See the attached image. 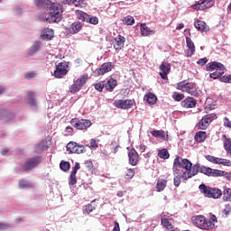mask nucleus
I'll list each match as a JSON object with an SVG mask.
<instances>
[{
  "label": "nucleus",
  "mask_w": 231,
  "mask_h": 231,
  "mask_svg": "<svg viewBox=\"0 0 231 231\" xmlns=\"http://www.w3.org/2000/svg\"><path fill=\"white\" fill-rule=\"evenodd\" d=\"M33 4L40 10L49 9L46 14V23H57L59 19V4L51 3L50 0H33Z\"/></svg>",
  "instance_id": "obj_1"
},
{
  "label": "nucleus",
  "mask_w": 231,
  "mask_h": 231,
  "mask_svg": "<svg viewBox=\"0 0 231 231\" xmlns=\"http://www.w3.org/2000/svg\"><path fill=\"white\" fill-rule=\"evenodd\" d=\"M193 225H196L198 228L205 231H212L216 228V223H217V217L216 215H210L209 218H207L203 215H198L191 217Z\"/></svg>",
  "instance_id": "obj_2"
},
{
  "label": "nucleus",
  "mask_w": 231,
  "mask_h": 231,
  "mask_svg": "<svg viewBox=\"0 0 231 231\" xmlns=\"http://www.w3.org/2000/svg\"><path fill=\"white\" fill-rule=\"evenodd\" d=\"M180 163L185 173L184 178L188 180L194 178V176H198L201 171V165L199 163H196L192 166V162L189 159L180 158Z\"/></svg>",
  "instance_id": "obj_3"
},
{
  "label": "nucleus",
  "mask_w": 231,
  "mask_h": 231,
  "mask_svg": "<svg viewBox=\"0 0 231 231\" xmlns=\"http://www.w3.org/2000/svg\"><path fill=\"white\" fill-rule=\"evenodd\" d=\"M172 171H173V176H174L173 184L176 187H178L179 185H181V179H183L185 181L189 180L185 178V171L183 170V168H181V163L180 162V157H177L174 159Z\"/></svg>",
  "instance_id": "obj_4"
},
{
  "label": "nucleus",
  "mask_w": 231,
  "mask_h": 231,
  "mask_svg": "<svg viewBox=\"0 0 231 231\" xmlns=\"http://www.w3.org/2000/svg\"><path fill=\"white\" fill-rule=\"evenodd\" d=\"M178 89H180L181 91H185L186 93H189L192 97H199L201 95V91L198 90V86L196 83H178Z\"/></svg>",
  "instance_id": "obj_5"
},
{
  "label": "nucleus",
  "mask_w": 231,
  "mask_h": 231,
  "mask_svg": "<svg viewBox=\"0 0 231 231\" xmlns=\"http://www.w3.org/2000/svg\"><path fill=\"white\" fill-rule=\"evenodd\" d=\"M41 163V156L36 155L33 157L27 158L25 163L23 166V171L28 172L29 171H33Z\"/></svg>",
  "instance_id": "obj_6"
},
{
  "label": "nucleus",
  "mask_w": 231,
  "mask_h": 231,
  "mask_svg": "<svg viewBox=\"0 0 231 231\" xmlns=\"http://www.w3.org/2000/svg\"><path fill=\"white\" fill-rule=\"evenodd\" d=\"M71 125L75 127V129H78L79 131H83L84 129H89L91 125H93V123H91L90 120L88 119H71L70 120Z\"/></svg>",
  "instance_id": "obj_7"
},
{
  "label": "nucleus",
  "mask_w": 231,
  "mask_h": 231,
  "mask_svg": "<svg viewBox=\"0 0 231 231\" xmlns=\"http://www.w3.org/2000/svg\"><path fill=\"white\" fill-rule=\"evenodd\" d=\"M88 74L81 76L74 83L70 86L69 91L70 93H79L84 88V85L88 81Z\"/></svg>",
  "instance_id": "obj_8"
},
{
  "label": "nucleus",
  "mask_w": 231,
  "mask_h": 231,
  "mask_svg": "<svg viewBox=\"0 0 231 231\" xmlns=\"http://www.w3.org/2000/svg\"><path fill=\"white\" fill-rule=\"evenodd\" d=\"M213 120H216V114H208L204 116L197 125L198 129H207V127L212 124Z\"/></svg>",
  "instance_id": "obj_9"
},
{
  "label": "nucleus",
  "mask_w": 231,
  "mask_h": 231,
  "mask_svg": "<svg viewBox=\"0 0 231 231\" xmlns=\"http://www.w3.org/2000/svg\"><path fill=\"white\" fill-rule=\"evenodd\" d=\"M134 104H136L134 99H119L114 102V106L117 109H131Z\"/></svg>",
  "instance_id": "obj_10"
},
{
  "label": "nucleus",
  "mask_w": 231,
  "mask_h": 231,
  "mask_svg": "<svg viewBox=\"0 0 231 231\" xmlns=\"http://www.w3.org/2000/svg\"><path fill=\"white\" fill-rule=\"evenodd\" d=\"M113 68H115V64H113V62H105L99 69L94 70V76L100 77L102 75H106V73H109Z\"/></svg>",
  "instance_id": "obj_11"
},
{
  "label": "nucleus",
  "mask_w": 231,
  "mask_h": 231,
  "mask_svg": "<svg viewBox=\"0 0 231 231\" xmlns=\"http://www.w3.org/2000/svg\"><path fill=\"white\" fill-rule=\"evenodd\" d=\"M200 172L201 174H205V176H212L213 178H219V176L224 174L221 170H216L203 165H200Z\"/></svg>",
  "instance_id": "obj_12"
},
{
  "label": "nucleus",
  "mask_w": 231,
  "mask_h": 231,
  "mask_svg": "<svg viewBox=\"0 0 231 231\" xmlns=\"http://www.w3.org/2000/svg\"><path fill=\"white\" fill-rule=\"evenodd\" d=\"M64 29V35H75V33H79L80 30H82V23L80 22H74L70 24V27H64V25H61Z\"/></svg>",
  "instance_id": "obj_13"
},
{
  "label": "nucleus",
  "mask_w": 231,
  "mask_h": 231,
  "mask_svg": "<svg viewBox=\"0 0 231 231\" xmlns=\"http://www.w3.org/2000/svg\"><path fill=\"white\" fill-rule=\"evenodd\" d=\"M50 145H51V137H48L36 144L34 151L37 154H42V152H44V151H48V149H50Z\"/></svg>",
  "instance_id": "obj_14"
},
{
  "label": "nucleus",
  "mask_w": 231,
  "mask_h": 231,
  "mask_svg": "<svg viewBox=\"0 0 231 231\" xmlns=\"http://www.w3.org/2000/svg\"><path fill=\"white\" fill-rule=\"evenodd\" d=\"M214 6V1L212 0H199L191 5L193 10H207L208 8H212Z\"/></svg>",
  "instance_id": "obj_15"
},
{
  "label": "nucleus",
  "mask_w": 231,
  "mask_h": 231,
  "mask_svg": "<svg viewBox=\"0 0 231 231\" xmlns=\"http://www.w3.org/2000/svg\"><path fill=\"white\" fill-rule=\"evenodd\" d=\"M80 169V163L76 162L75 166L72 167V171L69 177V187H73V185H77V171Z\"/></svg>",
  "instance_id": "obj_16"
},
{
  "label": "nucleus",
  "mask_w": 231,
  "mask_h": 231,
  "mask_svg": "<svg viewBox=\"0 0 231 231\" xmlns=\"http://www.w3.org/2000/svg\"><path fill=\"white\" fill-rule=\"evenodd\" d=\"M159 69L162 70V72L159 73L161 79H162V80H166L167 75H169L171 72V63L162 61L159 67Z\"/></svg>",
  "instance_id": "obj_17"
},
{
  "label": "nucleus",
  "mask_w": 231,
  "mask_h": 231,
  "mask_svg": "<svg viewBox=\"0 0 231 231\" xmlns=\"http://www.w3.org/2000/svg\"><path fill=\"white\" fill-rule=\"evenodd\" d=\"M42 48V42L41 41H35L32 44V46L27 50V55L29 57H33L37 51H41V49Z\"/></svg>",
  "instance_id": "obj_18"
},
{
  "label": "nucleus",
  "mask_w": 231,
  "mask_h": 231,
  "mask_svg": "<svg viewBox=\"0 0 231 231\" xmlns=\"http://www.w3.org/2000/svg\"><path fill=\"white\" fill-rule=\"evenodd\" d=\"M15 118V116L8 112V110L5 109H0V122L3 124H6V122H12V119Z\"/></svg>",
  "instance_id": "obj_19"
},
{
  "label": "nucleus",
  "mask_w": 231,
  "mask_h": 231,
  "mask_svg": "<svg viewBox=\"0 0 231 231\" xmlns=\"http://www.w3.org/2000/svg\"><path fill=\"white\" fill-rule=\"evenodd\" d=\"M215 69L216 71H223V69H225V65L217 61H211L207 64L206 71H214Z\"/></svg>",
  "instance_id": "obj_20"
},
{
  "label": "nucleus",
  "mask_w": 231,
  "mask_h": 231,
  "mask_svg": "<svg viewBox=\"0 0 231 231\" xmlns=\"http://www.w3.org/2000/svg\"><path fill=\"white\" fill-rule=\"evenodd\" d=\"M113 44H114V48H115L116 51H120V50H122V48H124V46L125 44V37H124L120 34L117 35L114 39Z\"/></svg>",
  "instance_id": "obj_21"
},
{
  "label": "nucleus",
  "mask_w": 231,
  "mask_h": 231,
  "mask_svg": "<svg viewBox=\"0 0 231 231\" xmlns=\"http://www.w3.org/2000/svg\"><path fill=\"white\" fill-rule=\"evenodd\" d=\"M128 158L130 165H132L133 167H136V165H138V158H140V156L138 155V152H136V150L132 148L128 152Z\"/></svg>",
  "instance_id": "obj_22"
},
{
  "label": "nucleus",
  "mask_w": 231,
  "mask_h": 231,
  "mask_svg": "<svg viewBox=\"0 0 231 231\" xmlns=\"http://www.w3.org/2000/svg\"><path fill=\"white\" fill-rule=\"evenodd\" d=\"M186 44H187V51L185 54V57H191L194 55V52L196 51V46L194 45V42H192V39L190 37L186 36Z\"/></svg>",
  "instance_id": "obj_23"
},
{
  "label": "nucleus",
  "mask_w": 231,
  "mask_h": 231,
  "mask_svg": "<svg viewBox=\"0 0 231 231\" xmlns=\"http://www.w3.org/2000/svg\"><path fill=\"white\" fill-rule=\"evenodd\" d=\"M69 71V62H60L59 63V79H62L65 75H68Z\"/></svg>",
  "instance_id": "obj_24"
},
{
  "label": "nucleus",
  "mask_w": 231,
  "mask_h": 231,
  "mask_svg": "<svg viewBox=\"0 0 231 231\" xmlns=\"http://www.w3.org/2000/svg\"><path fill=\"white\" fill-rule=\"evenodd\" d=\"M27 104H29L31 109L35 111L37 109V100H35V93L28 92L27 93Z\"/></svg>",
  "instance_id": "obj_25"
},
{
  "label": "nucleus",
  "mask_w": 231,
  "mask_h": 231,
  "mask_svg": "<svg viewBox=\"0 0 231 231\" xmlns=\"http://www.w3.org/2000/svg\"><path fill=\"white\" fill-rule=\"evenodd\" d=\"M196 99L194 97H187L183 101H181L180 106L185 107L186 109H192V107H196Z\"/></svg>",
  "instance_id": "obj_26"
},
{
  "label": "nucleus",
  "mask_w": 231,
  "mask_h": 231,
  "mask_svg": "<svg viewBox=\"0 0 231 231\" xmlns=\"http://www.w3.org/2000/svg\"><path fill=\"white\" fill-rule=\"evenodd\" d=\"M151 134L153 135L154 138H160L164 142H167L169 140V134H167V132L163 130H153L151 132Z\"/></svg>",
  "instance_id": "obj_27"
},
{
  "label": "nucleus",
  "mask_w": 231,
  "mask_h": 231,
  "mask_svg": "<svg viewBox=\"0 0 231 231\" xmlns=\"http://www.w3.org/2000/svg\"><path fill=\"white\" fill-rule=\"evenodd\" d=\"M201 194H204L205 198H210L212 196V188L207 186L206 184H200L199 186Z\"/></svg>",
  "instance_id": "obj_28"
},
{
  "label": "nucleus",
  "mask_w": 231,
  "mask_h": 231,
  "mask_svg": "<svg viewBox=\"0 0 231 231\" xmlns=\"http://www.w3.org/2000/svg\"><path fill=\"white\" fill-rule=\"evenodd\" d=\"M118 82L115 79H110L105 84V89L109 91L110 93L115 89L116 86H117Z\"/></svg>",
  "instance_id": "obj_29"
},
{
  "label": "nucleus",
  "mask_w": 231,
  "mask_h": 231,
  "mask_svg": "<svg viewBox=\"0 0 231 231\" xmlns=\"http://www.w3.org/2000/svg\"><path fill=\"white\" fill-rule=\"evenodd\" d=\"M155 33L154 30H151L145 23L141 24V34L143 37H147V35H153Z\"/></svg>",
  "instance_id": "obj_30"
},
{
  "label": "nucleus",
  "mask_w": 231,
  "mask_h": 231,
  "mask_svg": "<svg viewBox=\"0 0 231 231\" xmlns=\"http://www.w3.org/2000/svg\"><path fill=\"white\" fill-rule=\"evenodd\" d=\"M75 15L77 16V19H79V21H82L83 23H87L88 17H89V14H88V13L80 10H76Z\"/></svg>",
  "instance_id": "obj_31"
},
{
  "label": "nucleus",
  "mask_w": 231,
  "mask_h": 231,
  "mask_svg": "<svg viewBox=\"0 0 231 231\" xmlns=\"http://www.w3.org/2000/svg\"><path fill=\"white\" fill-rule=\"evenodd\" d=\"M195 142L198 143H203L207 140V132L199 131L195 134Z\"/></svg>",
  "instance_id": "obj_32"
},
{
  "label": "nucleus",
  "mask_w": 231,
  "mask_h": 231,
  "mask_svg": "<svg viewBox=\"0 0 231 231\" xmlns=\"http://www.w3.org/2000/svg\"><path fill=\"white\" fill-rule=\"evenodd\" d=\"M52 37H54V32L51 29H46L45 32L41 34L42 41H51Z\"/></svg>",
  "instance_id": "obj_33"
},
{
  "label": "nucleus",
  "mask_w": 231,
  "mask_h": 231,
  "mask_svg": "<svg viewBox=\"0 0 231 231\" xmlns=\"http://www.w3.org/2000/svg\"><path fill=\"white\" fill-rule=\"evenodd\" d=\"M205 159L215 165H221L222 158H218L214 155H205Z\"/></svg>",
  "instance_id": "obj_34"
},
{
  "label": "nucleus",
  "mask_w": 231,
  "mask_h": 231,
  "mask_svg": "<svg viewBox=\"0 0 231 231\" xmlns=\"http://www.w3.org/2000/svg\"><path fill=\"white\" fill-rule=\"evenodd\" d=\"M161 223H162L163 228H166V230L174 231V226L172 225V223L171 221H169V219L162 218Z\"/></svg>",
  "instance_id": "obj_35"
},
{
  "label": "nucleus",
  "mask_w": 231,
  "mask_h": 231,
  "mask_svg": "<svg viewBox=\"0 0 231 231\" xmlns=\"http://www.w3.org/2000/svg\"><path fill=\"white\" fill-rule=\"evenodd\" d=\"M222 137L225 138L224 141V148L226 152H227V154H230L231 156V139L226 137V134H223Z\"/></svg>",
  "instance_id": "obj_36"
},
{
  "label": "nucleus",
  "mask_w": 231,
  "mask_h": 231,
  "mask_svg": "<svg viewBox=\"0 0 231 231\" xmlns=\"http://www.w3.org/2000/svg\"><path fill=\"white\" fill-rule=\"evenodd\" d=\"M166 187H167V180L165 179H161L157 181V184H156L157 192H162V190H165Z\"/></svg>",
  "instance_id": "obj_37"
},
{
  "label": "nucleus",
  "mask_w": 231,
  "mask_h": 231,
  "mask_svg": "<svg viewBox=\"0 0 231 231\" xmlns=\"http://www.w3.org/2000/svg\"><path fill=\"white\" fill-rule=\"evenodd\" d=\"M223 196V191L217 188H212L211 197L213 199H219Z\"/></svg>",
  "instance_id": "obj_38"
},
{
  "label": "nucleus",
  "mask_w": 231,
  "mask_h": 231,
  "mask_svg": "<svg viewBox=\"0 0 231 231\" xmlns=\"http://www.w3.org/2000/svg\"><path fill=\"white\" fill-rule=\"evenodd\" d=\"M121 21L123 24H125L126 26H133V24H134V17L131 15L123 17Z\"/></svg>",
  "instance_id": "obj_39"
},
{
  "label": "nucleus",
  "mask_w": 231,
  "mask_h": 231,
  "mask_svg": "<svg viewBox=\"0 0 231 231\" xmlns=\"http://www.w3.org/2000/svg\"><path fill=\"white\" fill-rule=\"evenodd\" d=\"M194 26L199 32H205V26H207V23L201 20H197L194 23Z\"/></svg>",
  "instance_id": "obj_40"
},
{
  "label": "nucleus",
  "mask_w": 231,
  "mask_h": 231,
  "mask_svg": "<svg viewBox=\"0 0 231 231\" xmlns=\"http://www.w3.org/2000/svg\"><path fill=\"white\" fill-rule=\"evenodd\" d=\"M158 156L162 160H169V158H171V154L169 153V151H167V149L165 148L159 150Z\"/></svg>",
  "instance_id": "obj_41"
},
{
  "label": "nucleus",
  "mask_w": 231,
  "mask_h": 231,
  "mask_svg": "<svg viewBox=\"0 0 231 231\" xmlns=\"http://www.w3.org/2000/svg\"><path fill=\"white\" fill-rule=\"evenodd\" d=\"M60 171H63V172H68V171L71 169V164L68 161H61L60 162Z\"/></svg>",
  "instance_id": "obj_42"
},
{
  "label": "nucleus",
  "mask_w": 231,
  "mask_h": 231,
  "mask_svg": "<svg viewBox=\"0 0 231 231\" xmlns=\"http://www.w3.org/2000/svg\"><path fill=\"white\" fill-rule=\"evenodd\" d=\"M18 185H19V189H32V182L24 179L20 180L18 182Z\"/></svg>",
  "instance_id": "obj_43"
},
{
  "label": "nucleus",
  "mask_w": 231,
  "mask_h": 231,
  "mask_svg": "<svg viewBox=\"0 0 231 231\" xmlns=\"http://www.w3.org/2000/svg\"><path fill=\"white\" fill-rule=\"evenodd\" d=\"M72 5L77 8H86L88 6V2H86V0H72Z\"/></svg>",
  "instance_id": "obj_44"
},
{
  "label": "nucleus",
  "mask_w": 231,
  "mask_h": 231,
  "mask_svg": "<svg viewBox=\"0 0 231 231\" xmlns=\"http://www.w3.org/2000/svg\"><path fill=\"white\" fill-rule=\"evenodd\" d=\"M145 98L146 102H148L151 106H154V104H156V100H158L156 96L152 93H149L148 95H146Z\"/></svg>",
  "instance_id": "obj_45"
},
{
  "label": "nucleus",
  "mask_w": 231,
  "mask_h": 231,
  "mask_svg": "<svg viewBox=\"0 0 231 231\" xmlns=\"http://www.w3.org/2000/svg\"><path fill=\"white\" fill-rule=\"evenodd\" d=\"M223 200L224 201H231V189H225L223 191Z\"/></svg>",
  "instance_id": "obj_46"
},
{
  "label": "nucleus",
  "mask_w": 231,
  "mask_h": 231,
  "mask_svg": "<svg viewBox=\"0 0 231 231\" xmlns=\"http://www.w3.org/2000/svg\"><path fill=\"white\" fill-rule=\"evenodd\" d=\"M86 152V147L84 145L76 144L73 154H82Z\"/></svg>",
  "instance_id": "obj_47"
},
{
  "label": "nucleus",
  "mask_w": 231,
  "mask_h": 231,
  "mask_svg": "<svg viewBox=\"0 0 231 231\" xmlns=\"http://www.w3.org/2000/svg\"><path fill=\"white\" fill-rule=\"evenodd\" d=\"M223 73H225V69H222V70H216L215 72L209 74V77L210 79H214V80H216V79L221 78Z\"/></svg>",
  "instance_id": "obj_48"
},
{
  "label": "nucleus",
  "mask_w": 231,
  "mask_h": 231,
  "mask_svg": "<svg viewBox=\"0 0 231 231\" xmlns=\"http://www.w3.org/2000/svg\"><path fill=\"white\" fill-rule=\"evenodd\" d=\"M88 24H94L97 25L98 23V17L97 16H91L88 14V17L87 18V22Z\"/></svg>",
  "instance_id": "obj_49"
},
{
  "label": "nucleus",
  "mask_w": 231,
  "mask_h": 231,
  "mask_svg": "<svg viewBox=\"0 0 231 231\" xmlns=\"http://www.w3.org/2000/svg\"><path fill=\"white\" fill-rule=\"evenodd\" d=\"M77 147V143H75V142H69L68 144H67V146H66V148H67V151L69 152H75V148Z\"/></svg>",
  "instance_id": "obj_50"
},
{
  "label": "nucleus",
  "mask_w": 231,
  "mask_h": 231,
  "mask_svg": "<svg viewBox=\"0 0 231 231\" xmlns=\"http://www.w3.org/2000/svg\"><path fill=\"white\" fill-rule=\"evenodd\" d=\"M224 217H228L231 214V207L230 204H226L225 208L222 211Z\"/></svg>",
  "instance_id": "obj_51"
},
{
  "label": "nucleus",
  "mask_w": 231,
  "mask_h": 231,
  "mask_svg": "<svg viewBox=\"0 0 231 231\" xmlns=\"http://www.w3.org/2000/svg\"><path fill=\"white\" fill-rule=\"evenodd\" d=\"M172 98L176 102H181V100H183V98H185V96L183 94L175 93V94H173Z\"/></svg>",
  "instance_id": "obj_52"
},
{
  "label": "nucleus",
  "mask_w": 231,
  "mask_h": 231,
  "mask_svg": "<svg viewBox=\"0 0 231 231\" xmlns=\"http://www.w3.org/2000/svg\"><path fill=\"white\" fill-rule=\"evenodd\" d=\"M94 88L97 91H99L100 93H102V91L104 90V88H106V85H104V83L102 82H98L94 85Z\"/></svg>",
  "instance_id": "obj_53"
},
{
  "label": "nucleus",
  "mask_w": 231,
  "mask_h": 231,
  "mask_svg": "<svg viewBox=\"0 0 231 231\" xmlns=\"http://www.w3.org/2000/svg\"><path fill=\"white\" fill-rule=\"evenodd\" d=\"M220 82H224L225 84H231V74L228 76H223L220 78Z\"/></svg>",
  "instance_id": "obj_54"
},
{
  "label": "nucleus",
  "mask_w": 231,
  "mask_h": 231,
  "mask_svg": "<svg viewBox=\"0 0 231 231\" xmlns=\"http://www.w3.org/2000/svg\"><path fill=\"white\" fill-rule=\"evenodd\" d=\"M73 134H74L73 127L67 126L65 129V136H73Z\"/></svg>",
  "instance_id": "obj_55"
},
{
  "label": "nucleus",
  "mask_w": 231,
  "mask_h": 231,
  "mask_svg": "<svg viewBox=\"0 0 231 231\" xmlns=\"http://www.w3.org/2000/svg\"><path fill=\"white\" fill-rule=\"evenodd\" d=\"M1 154H2V156H10V154H12V151H10V149L5 147V148H2Z\"/></svg>",
  "instance_id": "obj_56"
},
{
  "label": "nucleus",
  "mask_w": 231,
  "mask_h": 231,
  "mask_svg": "<svg viewBox=\"0 0 231 231\" xmlns=\"http://www.w3.org/2000/svg\"><path fill=\"white\" fill-rule=\"evenodd\" d=\"M134 170L133 169H128L127 171H126V177L129 179V180H133V178H134Z\"/></svg>",
  "instance_id": "obj_57"
},
{
  "label": "nucleus",
  "mask_w": 231,
  "mask_h": 231,
  "mask_svg": "<svg viewBox=\"0 0 231 231\" xmlns=\"http://www.w3.org/2000/svg\"><path fill=\"white\" fill-rule=\"evenodd\" d=\"M207 62H208V59H207V57L205 58H201L197 61V64H199V66H205V64H207Z\"/></svg>",
  "instance_id": "obj_58"
},
{
  "label": "nucleus",
  "mask_w": 231,
  "mask_h": 231,
  "mask_svg": "<svg viewBox=\"0 0 231 231\" xmlns=\"http://www.w3.org/2000/svg\"><path fill=\"white\" fill-rule=\"evenodd\" d=\"M116 149H118V143L116 141H112L111 143L112 152H116Z\"/></svg>",
  "instance_id": "obj_59"
},
{
  "label": "nucleus",
  "mask_w": 231,
  "mask_h": 231,
  "mask_svg": "<svg viewBox=\"0 0 231 231\" xmlns=\"http://www.w3.org/2000/svg\"><path fill=\"white\" fill-rule=\"evenodd\" d=\"M36 75L37 73L35 72H27L25 73L24 79H26V80H30V79L35 78Z\"/></svg>",
  "instance_id": "obj_60"
},
{
  "label": "nucleus",
  "mask_w": 231,
  "mask_h": 231,
  "mask_svg": "<svg viewBox=\"0 0 231 231\" xmlns=\"http://www.w3.org/2000/svg\"><path fill=\"white\" fill-rule=\"evenodd\" d=\"M221 172H223L222 175H218V178L219 177H222V176H225V178L228 180V181H231V172H226L225 171H221Z\"/></svg>",
  "instance_id": "obj_61"
},
{
  "label": "nucleus",
  "mask_w": 231,
  "mask_h": 231,
  "mask_svg": "<svg viewBox=\"0 0 231 231\" xmlns=\"http://www.w3.org/2000/svg\"><path fill=\"white\" fill-rule=\"evenodd\" d=\"M220 165H224L225 167H231V161L222 158Z\"/></svg>",
  "instance_id": "obj_62"
},
{
  "label": "nucleus",
  "mask_w": 231,
  "mask_h": 231,
  "mask_svg": "<svg viewBox=\"0 0 231 231\" xmlns=\"http://www.w3.org/2000/svg\"><path fill=\"white\" fill-rule=\"evenodd\" d=\"M84 165L88 171H91V169H93V162L91 161H85Z\"/></svg>",
  "instance_id": "obj_63"
},
{
  "label": "nucleus",
  "mask_w": 231,
  "mask_h": 231,
  "mask_svg": "<svg viewBox=\"0 0 231 231\" xmlns=\"http://www.w3.org/2000/svg\"><path fill=\"white\" fill-rule=\"evenodd\" d=\"M224 125L225 127H228L229 129H231V121L230 119H228V117H224Z\"/></svg>",
  "instance_id": "obj_64"
}]
</instances>
